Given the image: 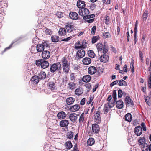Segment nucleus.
Segmentation results:
<instances>
[{"label": "nucleus", "mask_w": 151, "mask_h": 151, "mask_svg": "<svg viewBox=\"0 0 151 151\" xmlns=\"http://www.w3.org/2000/svg\"><path fill=\"white\" fill-rule=\"evenodd\" d=\"M94 98V97L93 96L91 95L90 96L89 99H87V104H90L93 101Z\"/></svg>", "instance_id": "obj_49"}, {"label": "nucleus", "mask_w": 151, "mask_h": 151, "mask_svg": "<svg viewBox=\"0 0 151 151\" xmlns=\"http://www.w3.org/2000/svg\"><path fill=\"white\" fill-rule=\"evenodd\" d=\"M82 62L84 64L87 65L90 64L91 63V60L89 58L85 57L83 59Z\"/></svg>", "instance_id": "obj_23"}, {"label": "nucleus", "mask_w": 151, "mask_h": 151, "mask_svg": "<svg viewBox=\"0 0 151 151\" xmlns=\"http://www.w3.org/2000/svg\"><path fill=\"white\" fill-rule=\"evenodd\" d=\"M63 65V70L64 72L68 73L69 71V65L67 59L65 57L62 58L61 60Z\"/></svg>", "instance_id": "obj_2"}, {"label": "nucleus", "mask_w": 151, "mask_h": 151, "mask_svg": "<svg viewBox=\"0 0 151 151\" xmlns=\"http://www.w3.org/2000/svg\"><path fill=\"white\" fill-rule=\"evenodd\" d=\"M84 113H83L80 115L79 119V122L80 123H82L83 122L84 119Z\"/></svg>", "instance_id": "obj_50"}, {"label": "nucleus", "mask_w": 151, "mask_h": 151, "mask_svg": "<svg viewBox=\"0 0 151 151\" xmlns=\"http://www.w3.org/2000/svg\"><path fill=\"white\" fill-rule=\"evenodd\" d=\"M145 101L147 104H148V103H150V98L149 97L147 96H145Z\"/></svg>", "instance_id": "obj_60"}, {"label": "nucleus", "mask_w": 151, "mask_h": 151, "mask_svg": "<svg viewBox=\"0 0 151 151\" xmlns=\"http://www.w3.org/2000/svg\"><path fill=\"white\" fill-rule=\"evenodd\" d=\"M79 44L78 45H81V47L82 48H86L87 47V45L88 44L85 41H83L82 42V44H81L80 42H78Z\"/></svg>", "instance_id": "obj_45"}, {"label": "nucleus", "mask_w": 151, "mask_h": 151, "mask_svg": "<svg viewBox=\"0 0 151 151\" xmlns=\"http://www.w3.org/2000/svg\"><path fill=\"white\" fill-rule=\"evenodd\" d=\"M42 63L41 65V67L45 69L48 67L49 66V63L47 61L43 59H41Z\"/></svg>", "instance_id": "obj_17"}, {"label": "nucleus", "mask_w": 151, "mask_h": 151, "mask_svg": "<svg viewBox=\"0 0 151 151\" xmlns=\"http://www.w3.org/2000/svg\"><path fill=\"white\" fill-rule=\"evenodd\" d=\"M95 143V140L94 138H90L87 141L88 145L90 146L92 145Z\"/></svg>", "instance_id": "obj_34"}, {"label": "nucleus", "mask_w": 151, "mask_h": 151, "mask_svg": "<svg viewBox=\"0 0 151 151\" xmlns=\"http://www.w3.org/2000/svg\"><path fill=\"white\" fill-rule=\"evenodd\" d=\"M96 29V26H93L91 29V33L92 35H94L95 34V32Z\"/></svg>", "instance_id": "obj_55"}, {"label": "nucleus", "mask_w": 151, "mask_h": 151, "mask_svg": "<svg viewBox=\"0 0 151 151\" xmlns=\"http://www.w3.org/2000/svg\"><path fill=\"white\" fill-rule=\"evenodd\" d=\"M125 101L126 104H130L131 103V99L129 97L127 96L125 98Z\"/></svg>", "instance_id": "obj_51"}, {"label": "nucleus", "mask_w": 151, "mask_h": 151, "mask_svg": "<svg viewBox=\"0 0 151 151\" xmlns=\"http://www.w3.org/2000/svg\"><path fill=\"white\" fill-rule=\"evenodd\" d=\"M100 39V37L99 36H94L92 38L91 42L93 44L97 42Z\"/></svg>", "instance_id": "obj_39"}, {"label": "nucleus", "mask_w": 151, "mask_h": 151, "mask_svg": "<svg viewBox=\"0 0 151 151\" xmlns=\"http://www.w3.org/2000/svg\"><path fill=\"white\" fill-rule=\"evenodd\" d=\"M78 115L76 114L73 113L71 114L69 116V118L72 122L75 121L77 119Z\"/></svg>", "instance_id": "obj_21"}, {"label": "nucleus", "mask_w": 151, "mask_h": 151, "mask_svg": "<svg viewBox=\"0 0 151 151\" xmlns=\"http://www.w3.org/2000/svg\"><path fill=\"white\" fill-rule=\"evenodd\" d=\"M70 18L73 20H76L78 19V15L77 13L75 12H70L69 14Z\"/></svg>", "instance_id": "obj_8"}, {"label": "nucleus", "mask_w": 151, "mask_h": 151, "mask_svg": "<svg viewBox=\"0 0 151 151\" xmlns=\"http://www.w3.org/2000/svg\"><path fill=\"white\" fill-rule=\"evenodd\" d=\"M96 71V68L94 66H91L88 68V73L90 75L94 74Z\"/></svg>", "instance_id": "obj_12"}, {"label": "nucleus", "mask_w": 151, "mask_h": 151, "mask_svg": "<svg viewBox=\"0 0 151 151\" xmlns=\"http://www.w3.org/2000/svg\"><path fill=\"white\" fill-rule=\"evenodd\" d=\"M145 138L144 137H140L138 140V142L139 145H145V144H146L145 143Z\"/></svg>", "instance_id": "obj_30"}, {"label": "nucleus", "mask_w": 151, "mask_h": 151, "mask_svg": "<svg viewBox=\"0 0 151 151\" xmlns=\"http://www.w3.org/2000/svg\"><path fill=\"white\" fill-rule=\"evenodd\" d=\"M52 41V42H56L59 40V37L58 36L53 35L51 37Z\"/></svg>", "instance_id": "obj_38"}, {"label": "nucleus", "mask_w": 151, "mask_h": 151, "mask_svg": "<svg viewBox=\"0 0 151 151\" xmlns=\"http://www.w3.org/2000/svg\"><path fill=\"white\" fill-rule=\"evenodd\" d=\"M116 90H114L113 91L112 97L114 100V103L116 101L117 99L116 98Z\"/></svg>", "instance_id": "obj_47"}, {"label": "nucleus", "mask_w": 151, "mask_h": 151, "mask_svg": "<svg viewBox=\"0 0 151 151\" xmlns=\"http://www.w3.org/2000/svg\"><path fill=\"white\" fill-rule=\"evenodd\" d=\"M85 6V2L84 1L78 0L77 1V6L78 8L82 9L84 8Z\"/></svg>", "instance_id": "obj_13"}, {"label": "nucleus", "mask_w": 151, "mask_h": 151, "mask_svg": "<svg viewBox=\"0 0 151 151\" xmlns=\"http://www.w3.org/2000/svg\"><path fill=\"white\" fill-rule=\"evenodd\" d=\"M57 116L58 119H63L65 118L66 115L65 112L61 111L58 113Z\"/></svg>", "instance_id": "obj_15"}, {"label": "nucleus", "mask_w": 151, "mask_h": 151, "mask_svg": "<svg viewBox=\"0 0 151 151\" xmlns=\"http://www.w3.org/2000/svg\"><path fill=\"white\" fill-rule=\"evenodd\" d=\"M134 133L137 136H139L142 133V128L140 126L136 127L134 129Z\"/></svg>", "instance_id": "obj_9"}, {"label": "nucleus", "mask_w": 151, "mask_h": 151, "mask_svg": "<svg viewBox=\"0 0 151 151\" xmlns=\"http://www.w3.org/2000/svg\"><path fill=\"white\" fill-rule=\"evenodd\" d=\"M73 133L71 131H70L67 133L66 135L67 137L69 139L73 138Z\"/></svg>", "instance_id": "obj_40"}, {"label": "nucleus", "mask_w": 151, "mask_h": 151, "mask_svg": "<svg viewBox=\"0 0 151 151\" xmlns=\"http://www.w3.org/2000/svg\"><path fill=\"white\" fill-rule=\"evenodd\" d=\"M73 25L70 24H69L66 25L65 29L68 32L70 33L73 31Z\"/></svg>", "instance_id": "obj_19"}, {"label": "nucleus", "mask_w": 151, "mask_h": 151, "mask_svg": "<svg viewBox=\"0 0 151 151\" xmlns=\"http://www.w3.org/2000/svg\"><path fill=\"white\" fill-rule=\"evenodd\" d=\"M61 65L60 62L54 63L50 67V71L51 73L60 72L61 69Z\"/></svg>", "instance_id": "obj_1"}, {"label": "nucleus", "mask_w": 151, "mask_h": 151, "mask_svg": "<svg viewBox=\"0 0 151 151\" xmlns=\"http://www.w3.org/2000/svg\"><path fill=\"white\" fill-rule=\"evenodd\" d=\"M68 86L69 89L73 90L76 88V84L74 82H70L68 84Z\"/></svg>", "instance_id": "obj_26"}, {"label": "nucleus", "mask_w": 151, "mask_h": 151, "mask_svg": "<svg viewBox=\"0 0 151 151\" xmlns=\"http://www.w3.org/2000/svg\"><path fill=\"white\" fill-rule=\"evenodd\" d=\"M122 92L121 89L118 90V97L119 98H121L122 96Z\"/></svg>", "instance_id": "obj_59"}, {"label": "nucleus", "mask_w": 151, "mask_h": 151, "mask_svg": "<svg viewBox=\"0 0 151 151\" xmlns=\"http://www.w3.org/2000/svg\"><path fill=\"white\" fill-rule=\"evenodd\" d=\"M63 14L62 12H57L56 13V15L59 18H61L63 17Z\"/></svg>", "instance_id": "obj_58"}, {"label": "nucleus", "mask_w": 151, "mask_h": 151, "mask_svg": "<svg viewBox=\"0 0 151 151\" xmlns=\"http://www.w3.org/2000/svg\"><path fill=\"white\" fill-rule=\"evenodd\" d=\"M128 137L127 138V140L128 143L131 146L132 145L131 142L132 141V127L130 126H129L128 127Z\"/></svg>", "instance_id": "obj_4"}, {"label": "nucleus", "mask_w": 151, "mask_h": 151, "mask_svg": "<svg viewBox=\"0 0 151 151\" xmlns=\"http://www.w3.org/2000/svg\"><path fill=\"white\" fill-rule=\"evenodd\" d=\"M80 106L78 104H75L71 106L69 109L70 111L72 112H76L79 109Z\"/></svg>", "instance_id": "obj_22"}, {"label": "nucleus", "mask_w": 151, "mask_h": 151, "mask_svg": "<svg viewBox=\"0 0 151 151\" xmlns=\"http://www.w3.org/2000/svg\"><path fill=\"white\" fill-rule=\"evenodd\" d=\"M66 101L67 104H73L75 101V99L72 97H70L67 99Z\"/></svg>", "instance_id": "obj_37"}, {"label": "nucleus", "mask_w": 151, "mask_h": 151, "mask_svg": "<svg viewBox=\"0 0 151 151\" xmlns=\"http://www.w3.org/2000/svg\"><path fill=\"white\" fill-rule=\"evenodd\" d=\"M109 60V56L105 54L102 55L100 58V60L101 62L106 63Z\"/></svg>", "instance_id": "obj_10"}, {"label": "nucleus", "mask_w": 151, "mask_h": 151, "mask_svg": "<svg viewBox=\"0 0 151 151\" xmlns=\"http://www.w3.org/2000/svg\"><path fill=\"white\" fill-rule=\"evenodd\" d=\"M103 45L101 42L98 43L96 45V47L98 52H101L103 48Z\"/></svg>", "instance_id": "obj_33"}, {"label": "nucleus", "mask_w": 151, "mask_h": 151, "mask_svg": "<svg viewBox=\"0 0 151 151\" xmlns=\"http://www.w3.org/2000/svg\"><path fill=\"white\" fill-rule=\"evenodd\" d=\"M132 116L130 113H127L125 116V120L129 122H130L132 119Z\"/></svg>", "instance_id": "obj_29"}, {"label": "nucleus", "mask_w": 151, "mask_h": 151, "mask_svg": "<svg viewBox=\"0 0 151 151\" xmlns=\"http://www.w3.org/2000/svg\"><path fill=\"white\" fill-rule=\"evenodd\" d=\"M56 82L55 81H50L49 83V88L51 89V90H54L56 87L55 84Z\"/></svg>", "instance_id": "obj_25"}, {"label": "nucleus", "mask_w": 151, "mask_h": 151, "mask_svg": "<svg viewBox=\"0 0 151 151\" xmlns=\"http://www.w3.org/2000/svg\"><path fill=\"white\" fill-rule=\"evenodd\" d=\"M91 78L90 75H86L83 77L82 80L84 82L87 83L91 81Z\"/></svg>", "instance_id": "obj_20"}, {"label": "nucleus", "mask_w": 151, "mask_h": 151, "mask_svg": "<svg viewBox=\"0 0 151 151\" xmlns=\"http://www.w3.org/2000/svg\"><path fill=\"white\" fill-rule=\"evenodd\" d=\"M78 13L80 15L83 16H85L86 14H89V10L86 8L80 9L79 10Z\"/></svg>", "instance_id": "obj_5"}, {"label": "nucleus", "mask_w": 151, "mask_h": 151, "mask_svg": "<svg viewBox=\"0 0 151 151\" xmlns=\"http://www.w3.org/2000/svg\"><path fill=\"white\" fill-rule=\"evenodd\" d=\"M115 104H105L103 109L104 112V114H106L113 107Z\"/></svg>", "instance_id": "obj_7"}, {"label": "nucleus", "mask_w": 151, "mask_h": 151, "mask_svg": "<svg viewBox=\"0 0 151 151\" xmlns=\"http://www.w3.org/2000/svg\"><path fill=\"white\" fill-rule=\"evenodd\" d=\"M102 50H103V53L104 54L106 53L108 51V46L106 42H104Z\"/></svg>", "instance_id": "obj_28"}, {"label": "nucleus", "mask_w": 151, "mask_h": 151, "mask_svg": "<svg viewBox=\"0 0 151 151\" xmlns=\"http://www.w3.org/2000/svg\"><path fill=\"white\" fill-rule=\"evenodd\" d=\"M48 45L46 43V46L45 47V49L42 52V58L45 59H46L49 58L50 56V53L49 51H48V49L49 48Z\"/></svg>", "instance_id": "obj_3"}, {"label": "nucleus", "mask_w": 151, "mask_h": 151, "mask_svg": "<svg viewBox=\"0 0 151 151\" xmlns=\"http://www.w3.org/2000/svg\"><path fill=\"white\" fill-rule=\"evenodd\" d=\"M66 30L64 28H60L58 31L59 34L62 36L65 35L66 34Z\"/></svg>", "instance_id": "obj_32"}, {"label": "nucleus", "mask_w": 151, "mask_h": 151, "mask_svg": "<svg viewBox=\"0 0 151 151\" xmlns=\"http://www.w3.org/2000/svg\"><path fill=\"white\" fill-rule=\"evenodd\" d=\"M147 11H145L142 15L143 18L144 20H146L147 17Z\"/></svg>", "instance_id": "obj_53"}, {"label": "nucleus", "mask_w": 151, "mask_h": 151, "mask_svg": "<svg viewBox=\"0 0 151 151\" xmlns=\"http://www.w3.org/2000/svg\"><path fill=\"white\" fill-rule=\"evenodd\" d=\"M142 151H148L149 149V146L147 144H145V145L141 146Z\"/></svg>", "instance_id": "obj_46"}, {"label": "nucleus", "mask_w": 151, "mask_h": 151, "mask_svg": "<svg viewBox=\"0 0 151 151\" xmlns=\"http://www.w3.org/2000/svg\"><path fill=\"white\" fill-rule=\"evenodd\" d=\"M150 66L151 67V60L150 62ZM150 75L148 80V86L149 88H151V70H149Z\"/></svg>", "instance_id": "obj_44"}, {"label": "nucleus", "mask_w": 151, "mask_h": 151, "mask_svg": "<svg viewBox=\"0 0 151 151\" xmlns=\"http://www.w3.org/2000/svg\"><path fill=\"white\" fill-rule=\"evenodd\" d=\"M101 113L98 111L95 115V121L97 123H100L101 121V117L100 116Z\"/></svg>", "instance_id": "obj_11"}, {"label": "nucleus", "mask_w": 151, "mask_h": 151, "mask_svg": "<svg viewBox=\"0 0 151 151\" xmlns=\"http://www.w3.org/2000/svg\"><path fill=\"white\" fill-rule=\"evenodd\" d=\"M85 51L83 50H79L77 52V55L79 58H82L85 55Z\"/></svg>", "instance_id": "obj_18"}, {"label": "nucleus", "mask_w": 151, "mask_h": 151, "mask_svg": "<svg viewBox=\"0 0 151 151\" xmlns=\"http://www.w3.org/2000/svg\"><path fill=\"white\" fill-rule=\"evenodd\" d=\"M65 145L66 146V149L68 150L70 149L73 147V145L70 141L66 142Z\"/></svg>", "instance_id": "obj_31"}, {"label": "nucleus", "mask_w": 151, "mask_h": 151, "mask_svg": "<svg viewBox=\"0 0 151 151\" xmlns=\"http://www.w3.org/2000/svg\"><path fill=\"white\" fill-rule=\"evenodd\" d=\"M88 54L89 56L91 58H94L95 56V54L94 53V52L92 50L88 51Z\"/></svg>", "instance_id": "obj_43"}, {"label": "nucleus", "mask_w": 151, "mask_h": 151, "mask_svg": "<svg viewBox=\"0 0 151 151\" xmlns=\"http://www.w3.org/2000/svg\"><path fill=\"white\" fill-rule=\"evenodd\" d=\"M75 94L77 95H80L83 93V91L82 88H79L75 91Z\"/></svg>", "instance_id": "obj_35"}, {"label": "nucleus", "mask_w": 151, "mask_h": 151, "mask_svg": "<svg viewBox=\"0 0 151 151\" xmlns=\"http://www.w3.org/2000/svg\"><path fill=\"white\" fill-rule=\"evenodd\" d=\"M100 128L98 125L96 124H94L92 125V130L95 133H97L99 131Z\"/></svg>", "instance_id": "obj_16"}, {"label": "nucleus", "mask_w": 151, "mask_h": 151, "mask_svg": "<svg viewBox=\"0 0 151 151\" xmlns=\"http://www.w3.org/2000/svg\"><path fill=\"white\" fill-rule=\"evenodd\" d=\"M70 79L72 81H74L76 79V76L75 75V74L73 73H71L70 75Z\"/></svg>", "instance_id": "obj_54"}, {"label": "nucleus", "mask_w": 151, "mask_h": 151, "mask_svg": "<svg viewBox=\"0 0 151 151\" xmlns=\"http://www.w3.org/2000/svg\"><path fill=\"white\" fill-rule=\"evenodd\" d=\"M118 84L121 86H124L127 85V83L123 80H120L119 83Z\"/></svg>", "instance_id": "obj_42"}, {"label": "nucleus", "mask_w": 151, "mask_h": 151, "mask_svg": "<svg viewBox=\"0 0 151 151\" xmlns=\"http://www.w3.org/2000/svg\"><path fill=\"white\" fill-rule=\"evenodd\" d=\"M59 124L60 127H65L68 126L69 122L68 120H63L60 122Z\"/></svg>", "instance_id": "obj_14"}, {"label": "nucleus", "mask_w": 151, "mask_h": 151, "mask_svg": "<svg viewBox=\"0 0 151 151\" xmlns=\"http://www.w3.org/2000/svg\"><path fill=\"white\" fill-rule=\"evenodd\" d=\"M138 24V22L137 20L136 21V23L135 24V28L134 30V41L135 42V44L137 42L136 39V34L137 33V26Z\"/></svg>", "instance_id": "obj_24"}, {"label": "nucleus", "mask_w": 151, "mask_h": 151, "mask_svg": "<svg viewBox=\"0 0 151 151\" xmlns=\"http://www.w3.org/2000/svg\"><path fill=\"white\" fill-rule=\"evenodd\" d=\"M95 17V15L94 14H86L85 16H84L83 18L84 19L86 20L91 18H93Z\"/></svg>", "instance_id": "obj_41"}, {"label": "nucleus", "mask_w": 151, "mask_h": 151, "mask_svg": "<svg viewBox=\"0 0 151 151\" xmlns=\"http://www.w3.org/2000/svg\"><path fill=\"white\" fill-rule=\"evenodd\" d=\"M39 79L38 76H35L32 77L31 79L32 81L35 83H37L39 82Z\"/></svg>", "instance_id": "obj_36"}, {"label": "nucleus", "mask_w": 151, "mask_h": 151, "mask_svg": "<svg viewBox=\"0 0 151 151\" xmlns=\"http://www.w3.org/2000/svg\"><path fill=\"white\" fill-rule=\"evenodd\" d=\"M43 44H39L37 45L36 46L37 51L38 52H42L45 49V43H44Z\"/></svg>", "instance_id": "obj_6"}, {"label": "nucleus", "mask_w": 151, "mask_h": 151, "mask_svg": "<svg viewBox=\"0 0 151 151\" xmlns=\"http://www.w3.org/2000/svg\"><path fill=\"white\" fill-rule=\"evenodd\" d=\"M73 66L74 70H78V69L80 68V67L77 65H74Z\"/></svg>", "instance_id": "obj_62"}, {"label": "nucleus", "mask_w": 151, "mask_h": 151, "mask_svg": "<svg viewBox=\"0 0 151 151\" xmlns=\"http://www.w3.org/2000/svg\"><path fill=\"white\" fill-rule=\"evenodd\" d=\"M118 82V81L116 80L115 81L113 82H112L111 84H110V86L111 87H112L113 86L115 85H116L117 84Z\"/></svg>", "instance_id": "obj_63"}, {"label": "nucleus", "mask_w": 151, "mask_h": 151, "mask_svg": "<svg viewBox=\"0 0 151 151\" xmlns=\"http://www.w3.org/2000/svg\"><path fill=\"white\" fill-rule=\"evenodd\" d=\"M42 61H41V59L36 60L35 63L36 65L38 66H39L40 65L41 66Z\"/></svg>", "instance_id": "obj_61"}, {"label": "nucleus", "mask_w": 151, "mask_h": 151, "mask_svg": "<svg viewBox=\"0 0 151 151\" xmlns=\"http://www.w3.org/2000/svg\"><path fill=\"white\" fill-rule=\"evenodd\" d=\"M116 107L118 109H122L124 106L123 104H115Z\"/></svg>", "instance_id": "obj_64"}, {"label": "nucleus", "mask_w": 151, "mask_h": 151, "mask_svg": "<svg viewBox=\"0 0 151 151\" xmlns=\"http://www.w3.org/2000/svg\"><path fill=\"white\" fill-rule=\"evenodd\" d=\"M45 31L47 35H51L52 33V31L50 29L47 28H46Z\"/></svg>", "instance_id": "obj_52"}, {"label": "nucleus", "mask_w": 151, "mask_h": 151, "mask_svg": "<svg viewBox=\"0 0 151 151\" xmlns=\"http://www.w3.org/2000/svg\"><path fill=\"white\" fill-rule=\"evenodd\" d=\"M38 77L40 79H44L46 77V74L45 72L41 71L39 74Z\"/></svg>", "instance_id": "obj_27"}, {"label": "nucleus", "mask_w": 151, "mask_h": 151, "mask_svg": "<svg viewBox=\"0 0 151 151\" xmlns=\"http://www.w3.org/2000/svg\"><path fill=\"white\" fill-rule=\"evenodd\" d=\"M74 36H70V37H68L65 39H62L61 40V41H65V42H67L69 40H70V39L73 37H74Z\"/></svg>", "instance_id": "obj_56"}, {"label": "nucleus", "mask_w": 151, "mask_h": 151, "mask_svg": "<svg viewBox=\"0 0 151 151\" xmlns=\"http://www.w3.org/2000/svg\"><path fill=\"white\" fill-rule=\"evenodd\" d=\"M111 36L109 32H104L103 33V37L104 38L110 37Z\"/></svg>", "instance_id": "obj_48"}, {"label": "nucleus", "mask_w": 151, "mask_h": 151, "mask_svg": "<svg viewBox=\"0 0 151 151\" xmlns=\"http://www.w3.org/2000/svg\"><path fill=\"white\" fill-rule=\"evenodd\" d=\"M110 20V18L109 16L108 15H106L105 17V23L107 24L108 25L109 24L108 22Z\"/></svg>", "instance_id": "obj_57"}]
</instances>
